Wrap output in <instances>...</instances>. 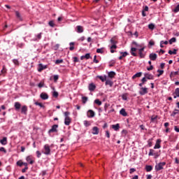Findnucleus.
<instances>
[{"label": "nucleus", "mask_w": 179, "mask_h": 179, "mask_svg": "<svg viewBox=\"0 0 179 179\" xmlns=\"http://www.w3.org/2000/svg\"><path fill=\"white\" fill-rule=\"evenodd\" d=\"M176 114H178V110L175 109V110H173V115H176Z\"/></svg>", "instance_id": "57"}, {"label": "nucleus", "mask_w": 179, "mask_h": 179, "mask_svg": "<svg viewBox=\"0 0 179 179\" xmlns=\"http://www.w3.org/2000/svg\"><path fill=\"white\" fill-rule=\"evenodd\" d=\"M142 76V72H138L133 76L132 79H136V78H141Z\"/></svg>", "instance_id": "24"}, {"label": "nucleus", "mask_w": 179, "mask_h": 179, "mask_svg": "<svg viewBox=\"0 0 179 179\" xmlns=\"http://www.w3.org/2000/svg\"><path fill=\"white\" fill-rule=\"evenodd\" d=\"M174 129H175V131H176V132H179V129H178V127H177V126H175V127H174Z\"/></svg>", "instance_id": "64"}, {"label": "nucleus", "mask_w": 179, "mask_h": 179, "mask_svg": "<svg viewBox=\"0 0 179 179\" xmlns=\"http://www.w3.org/2000/svg\"><path fill=\"white\" fill-rule=\"evenodd\" d=\"M149 156H155V159H157L159 157V155L155 152L154 150H150V152L148 154Z\"/></svg>", "instance_id": "6"}, {"label": "nucleus", "mask_w": 179, "mask_h": 179, "mask_svg": "<svg viewBox=\"0 0 179 179\" xmlns=\"http://www.w3.org/2000/svg\"><path fill=\"white\" fill-rule=\"evenodd\" d=\"M83 104H85L86 101H87V96H83L82 97Z\"/></svg>", "instance_id": "40"}, {"label": "nucleus", "mask_w": 179, "mask_h": 179, "mask_svg": "<svg viewBox=\"0 0 179 179\" xmlns=\"http://www.w3.org/2000/svg\"><path fill=\"white\" fill-rule=\"evenodd\" d=\"M1 73H6V69H5V66H3V69L1 70Z\"/></svg>", "instance_id": "55"}, {"label": "nucleus", "mask_w": 179, "mask_h": 179, "mask_svg": "<svg viewBox=\"0 0 179 179\" xmlns=\"http://www.w3.org/2000/svg\"><path fill=\"white\" fill-rule=\"evenodd\" d=\"M88 89L90 92H94V90H96V85L93 83H90L88 86Z\"/></svg>", "instance_id": "7"}, {"label": "nucleus", "mask_w": 179, "mask_h": 179, "mask_svg": "<svg viewBox=\"0 0 179 179\" xmlns=\"http://www.w3.org/2000/svg\"><path fill=\"white\" fill-rule=\"evenodd\" d=\"M62 62H64L63 59H57V60L55 61L56 64H62Z\"/></svg>", "instance_id": "44"}, {"label": "nucleus", "mask_w": 179, "mask_h": 179, "mask_svg": "<svg viewBox=\"0 0 179 179\" xmlns=\"http://www.w3.org/2000/svg\"><path fill=\"white\" fill-rule=\"evenodd\" d=\"M113 85H114V83H113V81L110 80H106V85H108L110 86V87H113Z\"/></svg>", "instance_id": "21"}, {"label": "nucleus", "mask_w": 179, "mask_h": 179, "mask_svg": "<svg viewBox=\"0 0 179 179\" xmlns=\"http://www.w3.org/2000/svg\"><path fill=\"white\" fill-rule=\"evenodd\" d=\"M157 72L159 73V74L157 75V76H161V75H163V73H164V71L163 70H157Z\"/></svg>", "instance_id": "43"}, {"label": "nucleus", "mask_w": 179, "mask_h": 179, "mask_svg": "<svg viewBox=\"0 0 179 179\" xmlns=\"http://www.w3.org/2000/svg\"><path fill=\"white\" fill-rule=\"evenodd\" d=\"M147 78L145 77L143 78L141 82L145 84V82H147Z\"/></svg>", "instance_id": "58"}, {"label": "nucleus", "mask_w": 179, "mask_h": 179, "mask_svg": "<svg viewBox=\"0 0 179 179\" xmlns=\"http://www.w3.org/2000/svg\"><path fill=\"white\" fill-rule=\"evenodd\" d=\"M143 51H145V47H141L140 49H138V55L140 58H145L146 55L143 53Z\"/></svg>", "instance_id": "2"}, {"label": "nucleus", "mask_w": 179, "mask_h": 179, "mask_svg": "<svg viewBox=\"0 0 179 179\" xmlns=\"http://www.w3.org/2000/svg\"><path fill=\"white\" fill-rule=\"evenodd\" d=\"M173 12L175 13H177L178 12H179V4H178L177 6L175 8V9L173 10Z\"/></svg>", "instance_id": "42"}, {"label": "nucleus", "mask_w": 179, "mask_h": 179, "mask_svg": "<svg viewBox=\"0 0 179 179\" xmlns=\"http://www.w3.org/2000/svg\"><path fill=\"white\" fill-rule=\"evenodd\" d=\"M164 166H166V162H160L155 166V170L157 171H160V170H163Z\"/></svg>", "instance_id": "1"}, {"label": "nucleus", "mask_w": 179, "mask_h": 179, "mask_svg": "<svg viewBox=\"0 0 179 179\" xmlns=\"http://www.w3.org/2000/svg\"><path fill=\"white\" fill-rule=\"evenodd\" d=\"M15 15L17 17V19H19V20H23V19L22 18V15H20V13L18 11L15 12Z\"/></svg>", "instance_id": "30"}, {"label": "nucleus", "mask_w": 179, "mask_h": 179, "mask_svg": "<svg viewBox=\"0 0 179 179\" xmlns=\"http://www.w3.org/2000/svg\"><path fill=\"white\" fill-rule=\"evenodd\" d=\"M169 54H170V55H173V54L174 55H176V54H177V50L174 49L173 51V50H169Z\"/></svg>", "instance_id": "32"}, {"label": "nucleus", "mask_w": 179, "mask_h": 179, "mask_svg": "<svg viewBox=\"0 0 179 179\" xmlns=\"http://www.w3.org/2000/svg\"><path fill=\"white\" fill-rule=\"evenodd\" d=\"M99 79L101 80V82H106L107 80V77L106 76H98Z\"/></svg>", "instance_id": "27"}, {"label": "nucleus", "mask_w": 179, "mask_h": 179, "mask_svg": "<svg viewBox=\"0 0 179 179\" xmlns=\"http://www.w3.org/2000/svg\"><path fill=\"white\" fill-rule=\"evenodd\" d=\"M53 78H54L55 82H57V80H58V78H59L58 75L54 76Z\"/></svg>", "instance_id": "54"}, {"label": "nucleus", "mask_w": 179, "mask_h": 179, "mask_svg": "<svg viewBox=\"0 0 179 179\" xmlns=\"http://www.w3.org/2000/svg\"><path fill=\"white\" fill-rule=\"evenodd\" d=\"M13 62L15 65H17V66H19V60L16 59H14L13 60Z\"/></svg>", "instance_id": "39"}, {"label": "nucleus", "mask_w": 179, "mask_h": 179, "mask_svg": "<svg viewBox=\"0 0 179 179\" xmlns=\"http://www.w3.org/2000/svg\"><path fill=\"white\" fill-rule=\"evenodd\" d=\"M44 69H47V65H43V64H39L38 65V72H41V71H44Z\"/></svg>", "instance_id": "9"}, {"label": "nucleus", "mask_w": 179, "mask_h": 179, "mask_svg": "<svg viewBox=\"0 0 179 179\" xmlns=\"http://www.w3.org/2000/svg\"><path fill=\"white\" fill-rule=\"evenodd\" d=\"M0 143L1 145H6L8 143V138L6 137L3 138V139L0 140Z\"/></svg>", "instance_id": "19"}, {"label": "nucleus", "mask_w": 179, "mask_h": 179, "mask_svg": "<svg viewBox=\"0 0 179 179\" xmlns=\"http://www.w3.org/2000/svg\"><path fill=\"white\" fill-rule=\"evenodd\" d=\"M35 106H39L41 108H44V105L40 102H35Z\"/></svg>", "instance_id": "37"}, {"label": "nucleus", "mask_w": 179, "mask_h": 179, "mask_svg": "<svg viewBox=\"0 0 179 179\" xmlns=\"http://www.w3.org/2000/svg\"><path fill=\"white\" fill-rule=\"evenodd\" d=\"M77 32L78 33H83V27L78 25L77 26Z\"/></svg>", "instance_id": "25"}, {"label": "nucleus", "mask_w": 179, "mask_h": 179, "mask_svg": "<svg viewBox=\"0 0 179 179\" xmlns=\"http://www.w3.org/2000/svg\"><path fill=\"white\" fill-rule=\"evenodd\" d=\"M99 129L97 127H94L92 128V134L93 135H99Z\"/></svg>", "instance_id": "11"}, {"label": "nucleus", "mask_w": 179, "mask_h": 179, "mask_svg": "<svg viewBox=\"0 0 179 179\" xmlns=\"http://www.w3.org/2000/svg\"><path fill=\"white\" fill-rule=\"evenodd\" d=\"M173 97L175 99H177V97H179V88H176L175 90V92L173 93Z\"/></svg>", "instance_id": "17"}, {"label": "nucleus", "mask_w": 179, "mask_h": 179, "mask_svg": "<svg viewBox=\"0 0 179 179\" xmlns=\"http://www.w3.org/2000/svg\"><path fill=\"white\" fill-rule=\"evenodd\" d=\"M94 103L97 104L98 106H101V101H100L99 99H95Z\"/></svg>", "instance_id": "38"}, {"label": "nucleus", "mask_w": 179, "mask_h": 179, "mask_svg": "<svg viewBox=\"0 0 179 179\" xmlns=\"http://www.w3.org/2000/svg\"><path fill=\"white\" fill-rule=\"evenodd\" d=\"M160 142L161 141L159 139H158L156 142V144L154 147V149H160L161 146H160Z\"/></svg>", "instance_id": "18"}, {"label": "nucleus", "mask_w": 179, "mask_h": 179, "mask_svg": "<svg viewBox=\"0 0 179 179\" xmlns=\"http://www.w3.org/2000/svg\"><path fill=\"white\" fill-rule=\"evenodd\" d=\"M112 128L115 129V131H118V129H120V124H113Z\"/></svg>", "instance_id": "29"}, {"label": "nucleus", "mask_w": 179, "mask_h": 179, "mask_svg": "<svg viewBox=\"0 0 179 179\" xmlns=\"http://www.w3.org/2000/svg\"><path fill=\"white\" fill-rule=\"evenodd\" d=\"M71 122H72V119L71 117H65L64 124L65 125H71Z\"/></svg>", "instance_id": "10"}, {"label": "nucleus", "mask_w": 179, "mask_h": 179, "mask_svg": "<svg viewBox=\"0 0 179 179\" xmlns=\"http://www.w3.org/2000/svg\"><path fill=\"white\" fill-rule=\"evenodd\" d=\"M122 100H127V96H126L125 94H123V95L122 96Z\"/></svg>", "instance_id": "62"}, {"label": "nucleus", "mask_w": 179, "mask_h": 179, "mask_svg": "<svg viewBox=\"0 0 179 179\" xmlns=\"http://www.w3.org/2000/svg\"><path fill=\"white\" fill-rule=\"evenodd\" d=\"M157 59V55L156 53H151L150 55V59H151V61H156Z\"/></svg>", "instance_id": "12"}, {"label": "nucleus", "mask_w": 179, "mask_h": 179, "mask_svg": "<svg viewBox=\"0 0 179 179\" xmlns=\"http://www.w3.org/2000/svg\"><path fill=\"white\" fill-rule=\"evenodd\" d=\"M136 50H138L136 48H131V54L133 55V57H137L138 55L136 53Z\"/></svg>", "instance_id": "14"}, {"label": "nucleus", "mask_w": 179, "mask_h": 179, "mask_svg": "<svg viewBox=\"0 0 179 179\" xmlns=\"http://www.w3.org/2000/svg\"><path fill=\"white\" fill-rule=\"evenodd\" d=\"M87 117H89V118H93V117H94V111L92 110H88Z\"/></svg>", "instance_id": "15"}, {"label": "nucleus", "mask_w": 179, "mask_h": 179, "mask_svg": "<svg viewBox=\"0 0 179 179\" xmlns=\"http://www.w3.org/2000/svg\"><path fill=\"white\" fill-rule=\"evenodd\" d=\"M48 132L49 134H52V132H58V124L53 125Z\"/></svg>", "instance_id": "4"}, {"label": "nucleus", "mask_w": 179, "mask_h": 179, "mask_svg": "<svg viewBox=\"0 0 179 179\" xmlns=\"http://www.w3.org/2000/svg\"><path fill=\"white\" fill-rule=\"evenodd\" d=\"M135 171H136V169H135L134 168L130 169V174H132V173H135Z\"/></svg>", "instance_id": "51"}, {"label": "nucleus", "mask_w": 179, "mask_h": 179, "mask_svg": "<svg viewBox=\"0 0 179 179\" xmlns=\"http://www.w3.org/2000/svg\"><path fill=\"white\" fill-rule=\"evenodd\" d=\"M0 152H3L4 153H6V150H5V148L1 147L0 148Z\"/></svg>", "instance_id": "52"}, {"label": "nucleus", "mask_w": 179, "mask_h": 179, "mask_svg": "<svg viewBox=\"0 0 179 179\" xmlns=\"http://www.w3.org/2000/svg\"><path fill=\"white\" fill-rule=\"evenodd\" d=\"M177 39L176 38H172L169 40V44H173V43H176Z\"/></svg>", "instance_id": "35"}, {"label": "nucleus", "mask_w": 179, "mask_h": 179, "mask_svg": "<svg viewBox=\"0 0 179 179\" xmlns=\"http://www.w3.org/2000/svg\"><path fill=\"white\" fill-rule=\"evenodd\" d=\"M96 58V56L95 55L94 57L93 62H95V64H99V60H97Z\"/></svg>", "instance_id": "53"}, {"label": "nucleus", "mask_w": 179, "mask_h": 179, "mask_svg": "<svg viewBox=\"0 0 179 179\" xmlns=\"http://www.w3.org/2000/svg\"><path fill=\"white\" fill-rule=\"evenodd\" d=\"M156 118H157V116H152V117H151L152 122H153V121H155V120H156Z\"/></svg>", "instance_id": "60"}, {"label": "nucleus", "mask_w": 179, "mask_h": 179, "mask_svg": "<svg viewBox=\"0 0 179 179\" xmlns=\"http://www.w3.org/2000/svg\"><path fill=\"white\" fill-rule=\"evenodd\" d=\"M148 29H150V30H155V24H150L148 25Z\"/></svg>", "instance_id": "34"}, {"label": "nucleus", "mask_w": 179, "mask_h": 179, "mask_svg": "<svg viewBox=\"0 0 179 179\" xmlns=\"http://www.w3.org/2000/svg\"><path fill=\"white\" fill-rule=\"evenodd\" d=\"M44 150H45V152H43L44 155H50L51 149H50V145H48V144L45 145Z\"/></svg>", "instance_id": "3"}, {"label": "nucleus", "mask_w": 179, "mask_h": 179, "mask_svg": "<svg viewBox=\"0 0 179 179\" xmlns=\"http://www.w3.org/2000/svg\"><path fill=\"white\" fill-rule=\"evenodd\" d=\"M106 135L107 138H110V132L108 131H106Z\"/></svg>", "instance_id": "63"}, {"label": "nucleus", "mask_w": 179, "mask_h": 179, "mask_svg": "<svg viewBox=\"0 0 179 179\" xmlns=\"http://www.w3.org/2000/svg\"><path fill=\"white\" fill-rule=\"evenodd\" d=\"M109 78H114L115 76V72L114 71H110L108 73Z\"/></svg>", "instance_id": "33"}, {"label": "nucleus", "mask_w": 179, "mask_h": 179, "mask_svg": "<svg viewBox=\"0 0 179 179\" xmlns=\"http://www.w3.org/2000/svg\"><path fill=\"white\" fill-rule=\"evenodd\" d=\"M40 97L42 99V100H47L48 99V94H47V93L42 92Z\"/></svg>", "instance_id": "13"}, {"label": "nucleus", "mask_w": 179, "mask_h": 179, "mask_svg": "<svg viewBox=\"0 0 179 179\" xmlns=\"http://www.w3.org/2000/svg\"><path fill=\"white\" fill-rule=\"evenodd\" d=\"M36 155H37V157H41V152H40V151H36Z\"/></svg>", "instance_id": "59"}, {"label": "nucleus", "mask_w": 179, "mask_h": 179, "mask_svg": "<svg viewBox=\"0 0 179 179\" xmlns=\"http://www.w3.org/2000/svg\"><path fill=\"white\" fill-rule=\"evenodd\" d=\"M145 78L148 79L149 80H152L154 79L153 76L149 73L145 74Z\"/></svg>", "instance_id": "22"}, {"label": "nucleus", "mask_w": 179, "mask_h": 179, "mask_svg": "<svg viewBox=\"0 0 179 179\" xmlns=\"http://www.w3.org/2000/svg\"><path fill=\"white\" fill-rule=\"evenodd\" d=\"M148 93V88L146 87H141V90L139 91V94L141 96H145V94H147Z\"/></svg>", "instance_id": "5"}, {"label": "nucleus", "mask_w": 179, "mask_h": 179, "mask_svg": "<svg viewBox=\"0 0 179 179\" xmlns=\"http://www.w3.org/2000/svg\"><path fill=\"white\" fill-rule=\"evenodd\" d=\"M70 114H71V113H69V112H65V113H64V117H65V118L69 117Z\"/></svg>", "instance_id": "49"}, {"label": "nucleus", "mask_w": 179, "mask_h": 179, "mask_svg": "<svg viewBox=\"0 0 179 179\" xmlns=\"http://www.w3.org/2000/svg\"><path fill=\"white\" fill-rule=\"evenodd\" d=\"M145 170L146 171H152V170H153V167L150 165H147L145 166Z\"/></svg>", "instance_id": "31"}, {"label": "nucleus", "mask_w": 179, "mask_h": 179, "mask_svg": "<svg viewBox=\"0 0 179 179\" xmlns=\"http://www.w3.org/2000/svg\"><path fill=\"white\" fill-rule=\"evenodd\" d=\"M96 52H98V54H103V49L102 48H98L96 50Z\"/></svg>", "instance_id": "48"}, {"label": "nucleus", "mask_w": 179, "mask_h": 179, "mask_svg": "<svg viewBox=\"0 0 179 179\" xmlns=\"http://www.w3.org/2000/svg\"><path fill=\"white\" fill-rule=\"evenodd\" d=\"M121 115H123V117H127L128 115V113H127V111H125V109L122 108L120 111Z\"/></svg>", "instance_id": "20"}, {"label": "nucleus", "mask_w": 179, "mask_h": 179, "mask_svg": "<svg viewBox=\"0 0 179 179\" xmlns=\"http://www.w3.org/2000/svg\"><path fill=\"white\" fill-rule=\"evenodd\" d=\"M21 106L22 105L19 102H15L14 104V107L17 111H18V110H20Z\"/></svg>", "instance_id": "16"}, {"label": "nucleus", "mask_w": 179, "mask_h": 179, "mask_svg": "<svg viewBox=\"0 0 179 179\" xmlns=\"http://www.w3.org/2000/svg\"><path fill=\"white\" fill-rule=\"evenodd\" d=\"M17 165L22 167V166H23V162L22 161H18L17 162Z\"/></svg>", "instance_id": "46"}, {"label": "nucleus", "mask_w": 179, "mask_h": 179, "mask_svg": "<svg viewBox=\"0 0 179 179\" xmlns=\"http://www.w3.org/2000/svg\"><path fill=\"white\" fill-rule=\"evenodd\" d=\"M178 75V71H173L171 73V76H176Z\"/></svg>", "instance_id": "50"}, {"label": "nucleus", "mask_w": 179, "mask_h": 179, "mask_svg": "<svg viewBox=\"0 0 179 179\" xmlns=\"http://www.w3.org/2000/svg\"><path fill=\"white\" fill-rule=\"evenodd\" d=\"M131 44L133 45V47H137V48H142V46L141 45L138 44V43H136V41H133Z\"/></svg>", "instance_id": "26"}, {"label": "nucleus", "mask_w": 179, "mask_h": 179, "mask_svg": "<svg viewBox=\"0 0 179 179\" xmlns=\"http://www.w3.org/2000/svg\"><path fill=\"white\" fill-rule=\"evenodd\" d=\"M58 95H59V94L57 91L53 92V93H52L53 97H58Z\"/></svg>", "instance_id": "47"}, {"label": "nucleus", "mask_w": 179, "mask_h": 179, "mask_svg": "<svg viewBox=\"0 0 179 179\" xmlns=\"http://www.w3.org/2000/svg\"><path fill=\"white\" fill-rule=\"evenodd\" d=\"M115 48H117V45H112L110 46V50H115Z\"/></svg>", "instance_id": "56"}, {"label": "nucleus", "mask_w": 179, "mask_h": 179, "mask_svg": "<svg viewBox=\"0 0 179 179\" xmlns=\"http://www.w3.org/2000/svg\"><path fill=\"white\" fill-rule=\"evenodd\" d=\"M41 33H40V34H38L37 36H36V37H37V38H38V40H40V39H41Z\"/></svg>", "instance_id": "61"}, {"label": "nucleus", "mask_w": 179, "mask_h": 179, "mask_svg": "<svg viewBox=\"0 0 179 179\" xmlns=\"http://www.w3.org/2000/svg\"><path fill=\"white\" fill-rule=\"evenodd\" d=\"M82 59L86 58V59H89L90 58V54L87 53L85 55L81 57Z\"/></svg>", "instance_id": "36"}, {"label": "nucleus", "mask_w": 179, "mask_h": 179, "mask_svg": "<svg viewBox=\"0 0 179 179\" xmlns=\"http://www.w3.org/2000/svg\"><path fill=\"white\" fill-rule=\"evenodd\" d=\"M84 125L85 127H90V122H89V121H87V120H85L84 121Z\"/></svg>", "instance_id": "41"}, {"label": "nucleus", "mask_w": 179, "mask_h": 179, "mask_svg": "<svg viewBox=\"0 0 179 179\" xmlns=\"http://www.w3.org/2000/svg\"><path fill=\"white\" fill-rule=\"evenodd\" d=\"M26 160L27 162H28V163H29V164H33V163H34V161H33V159H31V156L27 157Z\"/></svg>", "instance_id": "23"}, {"label": "nucleus", "mask_w": 179, "mask_h": 179, "mask_svg": "<svg viewBox=\"0 0 179 179\" xmlns=\"http://www.w3.org/2000/svg\"><path fill=\"white\" fill-rule=\"evenodd\" d=\"M69 45H70V48H69L70 51H73V50H75V46H73L75 45V43L71 42L69 43Z\"/></svg>", "instance_id": "28"}, {"label": "nucleus", "mask_w": 179, "mask_h": 179, "mask_svg": "<svg viewBox=\"0 0 179 179\" xmlns=\"http://www.w3.org/2000/svg\"><path fill=\"white\" fill-rule=\"evenodd\" d=\"M21 113L27 115V106H23L21 108Z\"/></svg>", "instance_id": "8"}, {"label": "nucleus", "mask_w": 179, "mask_h": 179, "mask_svg": "<svg viewBox=\"0 0 179 179\" xmlns=\"http://www.w3.org/2000/svg\"><path fill=\"white\" fill-rule=\"evenodd\" d=\"M49 26H50V27H54V26H55V24L54 23V21H50L49 22Z\"/></svg>", "instance_id": "45"}]
</instances>
